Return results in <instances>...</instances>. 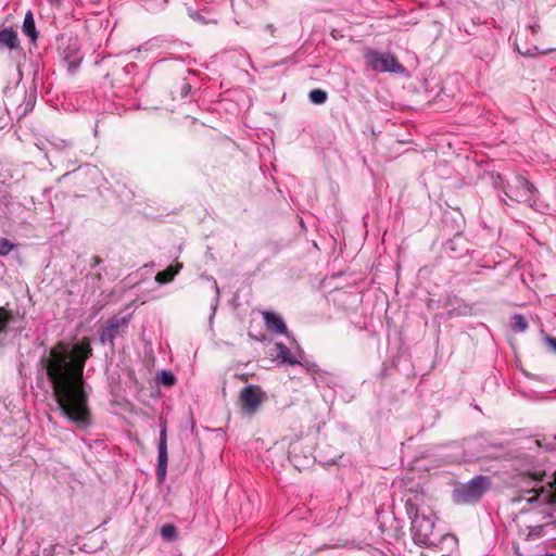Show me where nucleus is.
Instances as JSON below:
<instances>
[{
  "instance_id": "obj_1",
  "label": "nucleus",
  "mask_w": 556,
  "mask_h": 556,
  "mask_svg": "<svg viewBox=\"0 0 556 556\" xmlns=\"http://www.w3.org/2000/svg\"><path fill=\"white\" fill-rule=\"evenodd\" d=\"M92 353L89 337H83L72 345L58 341L38 363L51 384L61 413L79 426H88L91 422L84 369Z\"/></svg>"
},
{
  "instance_id": "obj_2",
  "label": "nucleus",
  "mask_w": 556,
  "mask_h": 556,
  "mask_svg": "<svg viewBox=\"0 0 556 556\" xmlns=\"http://www.w3.org/2000/svg\"><path fill=\"white\" fill-rule=\"evenodd\" d=\"M496 185H501L505 195L517 203H528L530 206L535 204L534 194L536 188L528 179L516 175L509 181L504 184L501 175H497Z\"/></svg>"
},
{
  "instance_id": "obj_3",
  "label": "nucleus",
  "mask_w": 556,
  "mask_h": 556,
  "mask_svg": "<svg viewBox=\"0 0 556 556\" xmlns=\"http://www.w3.org/2000/svg\"><path fill=\"white\" fill-rule=\"evenodd\" d=\"M491 488V480L485 476H477L469 482L454 490V501L457 504H473Z\"/></svg>"
},
{
  "instance_id": "obj_4",
  "label": "nucleus",
  "mask_w": 556,
  "mask_h": 556,
  "mask_svg": "<svg viewBox=\"0 0 556 556\" xmlns=\"http://www.w3.org/2000/svg\"><path fill=\"white\" fill-rule=\"evenodd\" d=\"M365 62L368 67L376 72L402 73L404 67L397 58L391 53H383L376 50H369L365 53Z\"/></svg>"
},
{
  "instance_id": "obj_5",
  "label": "nucleus",
  "mask_w": 556,
  "mask_h": 556,
  "mask_svg": "<svg viewBox=\"0 0 556 556\" xmlns=\"http://www.w3.org/2000/svg\"><path fill=\"white\" fill-rule=\"evenodd\" d=\"M266 400V393L260 386L250 384L240 391L238 404L244 415L253 416Z\"/></svg>"
},
{
  "instance_id": "obj_6",
  "label": "nucleus",
  "mask_w": 556,
  "mask_h": 556,
  "mask_svg": "<svg viewBox=\"0 0 556 556\" xmlns=\"http://www.w3.org/2000/svg\"><path fill=\"white\" fill-rule=\"evenodd\" d=\"M407 511L412 518V530L417 542L425 543L428 541L429 535L432 533L434 523L427 517L418 516V509L414 503L408 500L406 502Z\"/></svg>"
},
{
  "instance_id": "obj_7",
  "label": "nucleus",
  "mask_w": 556,
  "mask_h": 556,
  "mask_svg": "<svg viewBox=\"0 0 556 556\" xmlns=\"http://www.w3.org/2000/svg\"><path fill=\"white\" fill-rule=\"evenodd\" d=\"M131 315L123 316V315H114L108 320L106 327L103 329L101 333L102 342L114 343V340L121 336H123L129 325Z\"/></svg>"
},
{
  "instance_id": "obj_8",
  "label": "nucleus",
  "mask_w": 556,
  "mask_h": 556,
  "mask_svg": "<svg viewBox=\"0 0 556 556\" xmlns=\"http://www.w3.org/2000/svg\"><path fill=\"white\" fill-rule=\"evenodd\" d=\"M167 431L166 425L163 424L160 431V440H159V457H157V469L156 476L160 481H163L166 477L167 469Z\"/></svg>"
},
{
  "instance_id": "obj_9",
  "label": "nucleus",
  "mask_w": 556,
  "mask_h": 556,
  "mask_svg": "<svg viewBox=\"0 0 556 556\" xmlns=\"http://www.w3.org/2000/svg\"><path fill=\"white\" fill-rule=\"evenodd\" d=\"M263 318L267 329L271 332L286 334L287 326L283 319L273 312H263Z\"/></svg>"
},
{
  "instance_id": "obj_10",
  "label": "nucleus",
  "mask_w": 556,
  "mask_h": 556,
  "mask_svg": "<svg viewBox=\"0 0 556 556\" xmlns=\"http://www.w3.org/2000/svg\"><path fill=\"white\" fill-rule=\"evenodd\" d=\"M528 494H531L532 496L528 498L529 503H534L539 501V498L542 496L543 501L546 504L556 505V490H546L544 486H541L540 489H531L527 492Z\"/></svg>"
},
{
  "instance_id": "obj_11",
  "label": "nucleus",
  "mask_w": 556,
  "mask_h": 556,
  "mask_svg": "<svg viewBox=\"0 0 556 556\" xmlns=\"http://www.w3.org/2000/svg\"><path fill=\"white\" fill-rule=\"evenodd\" d=\"M20 45L17 33L13 28H4L0 30V47L15 49Z\"/></svg>"
},
{
  "instance_id": "obj_12",
  "label": "nucleus",
  "mask_w": 556,
  "mask_h": 556,
  "mask_svg": "<svg viewBox=\"0 0 556 556\" xmlns=\"http://www.w3.org/2000/svg\"><path fill=\"white\" fill-rule=\"evenodd\" d=\"M182 268V264L176 263L175 265H169L166 269L159 271L155 276V280L159 283H168L174 280L175 276Z\"/></svg>"
},
{
  "instance_id": "obj_13",
  "label": "nucleus",
  "mask_w": 556,
  "mask_h": 556,
  "mask_svg": "<svg viewBox=\"0 0 556 556\" xmlns=\"http://www.w3.org/2000/svg\"><path fill=\"white\" fill-rule=\"evenodd\" d=\"M23 33L28 36L33 41H35L38 37V33L36 30L35 20L33 13L28 11L25 14L23 22Z\"/></svg>"
},
{
  "instance_id": "obj_14",
  "label": "nucleus",
  "mask_w": 556,
  "mask_h": 556,
  "mask_svg": "<svg viewBox=\"0 0 556 556\" xmlns=\"http://www.w3.org/2000/svg\"><path fill=\"white\" fill-rule=\"evenodd\" d=\"M277 356L281 359L282 363H287L289 365H299L300 362L292 356L290 350L283 343H276Z\"/></svg>"
},
{
  "instance_id": "obj_15",
  "label": "nucleus",
  "mask_w": 556,
  "mask_h": 556,
  "mask_svg": "<svg viewBox=\"0 0 556 556\" xmlns=\"http://www.w3.org/2000/svg\"><path fill=\"white\" fill-rule=\"evenodd\" d=\"M12 320L13 314L5 307H0V334L7 331V327Z\"/></svg>"
},
{
  "instance_id": "obj_16",
  "label": "nucleus",
  "mask_w": 556,
  "mask_h": 556,
  "mask_svg": "<svg viewBox=\"0 0 556 556\" xmlns=\"http://www.w3.org/2000/svg\"><path fill=\"white\" fill-rule=\"evenodd\" d=\"M544 476H545L544 471H534V472L525 471L519 475L520 480L523 482H528V480L542 481Z\"/></svg>"
},
{
  "instance_id": "obj_17",
  "label": "nucleus",
  "mask_w": 556,
  "mask_h": 556,
  "mask_svg": "<svg viewBox=\"0 0 556 556\" xmlns=\"http://www.w3.org/2000/svg\"><path fill=\"white\" fill-rule=\"evenodd\" d=\"M309 100L315 104H323L327 100V92L321 89H314L309 92Z\"/></svg>"
},
{
  "instance_id": "obj_18",
  "label": "nucleus",
  "mask_w": 556,
  "mask_h": 556,
  "mask_svg": "<svg viewBox=\"0 0 556 556\" xmlns=\"http://www.w3.org/2000/svg\"><path fill=\"white\" fill-rule=\"evenodd\" d=\"M528 328V321L522 315H515L513 317V329L515 331H525Z\"/></svg>"
},
{
  "instance_id": "obj_19",
  "label": "nucleus",
  "mask_w": 556,
  "mask_h": 556,
  "mask_svg": "<svg viewBox=\"0 0 556 556\" xmlns=\"http://www.w3.org/2000/svg\"><path fill=\"white\" fill-rule=\"evenodd\" d=\"M16 245L7 238H0V255L5 256L10 254Z\"/></svg>"
},
{
  "instance_id": "obj_20",
  "label": "nucleus",
  "mask_w": 556,
  "mask_h": 556,
  "mask_svg": "<svg viewBox=\"0 0 556 556\" xmlns=\"http://www.w3.org/2000/svg\"><path fill=\"white\" fill-rule=\"evenodd\" d=\"M161 535L166 540H173L176 536V529L173 525H164L161 528Z\"/></svg>"
},
{
  "instance_id": "obj_21",
  "label": "nucleus",
  "mask_w": 556,
  "mask_h": 556,
  "mask_svg": "<svg viewBox=\"0 0 556 556\" xmlns=\"http://www.w3.org/2000/svg\"><path fill=\"white\" fill-rule=\"evenodd\" d=\"M175 377L172 372L169 371H163L162 372V376H161V382L162 384L164 386H167V387H170L175 383Z\"/></svg>"
},
{
  "instance_id": "obj_22",
  "label": "nucleus",
  "mask_w": 556,
  "mask_h": 556,
  "mask_svg": "<svg viewBox=\"0 0 556 556\" xmlns=\"http://www.w3.org/2000/svg\"><path fill=\"white\" fill-rule=\"evenodd\" d=\"M546 342L556 352V338L547 337Z\"/></svg>"
},
{
  "instance_id": "obj_23",
  "label": "nucleus",
  "mask_w": 556,
  "mask_h": 556,
  "mask_svg": "<svg viewBox=\"0 0 556 556\" xmlns=\"http://www.w3.org/2000/svg\"><path fill=\"white\" fill-rule=\"evenodd\" d=\"M91 261V266H98L102 262L101 257L98 255L92 256Z\"/></svg>"
},
{
  "instance_id": "obj_24",
  "label": "nucleus",
  "mask_w": 556,
  "mask_h": 556,
  "mask_svg": "<svg viewBox=\"0 0 556 556\" xmlns=\"http://www.w3.org/2000/svg\"><path fill=\"white\" fill-rule=\"evenodd\" d=\"M548 485L551 489L556 490V472L554 473V480L552 482H549Z\"/></svg>"
},
{
  "instance_id": "obj_25",
  "label": "nucleus",
  "mask_w": 556,
  "mask_h": 556,
  "mask_svg": "<svg viewBox=\"0 0 556 556\" xmlns=\"http://www.w3.org/2000/svg\"><path fill=\"white\" fill-rule=\"evenodd\" d=\"M530 28L532 30V34H536L539 28H540V26L539 25H532Z\"/></svg>"
},
{
  "instance_id": "obj_26",
  "label": "nucleus",
  "mask_w": 556,
  "mask_h": 556,
  "mask_svg": "<svg viewBox=\"0 0 556 556\" xmlns=\"http://www.w3.org/2000/svg\"><path fill=\"white\" fill-rule=\"evenodd\" d=\"M239 378L242 380V381H247L248 380V376L242 374L239 376Z\"/></svg>"
},
{
  "instance_id": "obj_27",
  "label": "nucleus",
  "mask_w": 556,
  "mask_h": 556,
  "mask_svg": "<svg viewBox=\"0 0 556 556\" xmlns=\"http://www.w3.org/2000/svg\"><path fill=\"white\" fill-rule=\"evenodd\" d=\"M420 556H428V555H426V554H421Z\"/></svg>"
}]
</instances>
